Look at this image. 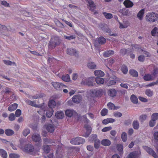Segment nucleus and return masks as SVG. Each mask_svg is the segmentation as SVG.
<instances>
[{"mask_svg":"<svg viewBox=\"0 0 158 158\" xmlns=\"http://www.w3.org/2000/svg\"><path fill=\"white\" fill-rule=\"evenodd\" d=\"M60 43V40L58 37L53 36L48 43V47L50 48H53L59 45Z\"/></svg>","mask_w":158,"mask_h":158,"instance_id":"nucleus-1","label":"nucleus"},{"mask_svg":"<svg viewBox=\"0 0 158 158\" xmlns=\"http://www.w3.org/2000/svg\"><path fill=\"white\" fill-rule=\"evenodd\" d=\"M146 18L147 21L150 22H154L158 19V15L156 14L153 13H149L147 15Z\"/></svg>","mask_w":158,"mask_h":158,"instance_id":"nucleus-2","label":"nucleus"},{"mask_svg":"<svg viewBox=\"0 0 158 158\" xmlns=\"http://www.w3.org/2000/svg\"><path fill=\"white\" fill-rule=\"evenodd\" d=\"M25 102L27 104L32 106L40 107L44 112L46 110V106L44 103H43V105L40 104L38 105L36 104L35 102L31 101L28 99L26 100Z\"/></svg>","mask_w":158,"mask_h":158,"instance_id":"nucleus-3","label":"nucleus"},{"mask_svg":"<svg viewBox=\"0 0 158 158\" xmlns=\"http://www.w3.org/2000/svg\"><path fill=\"white\" fill-rule=\"evenodd\" d=\"M94 78L92 77L84 78L82 79L81 84L82 85H86L89 86H94Z\"/></svg>","mask_w":158,"mask_h":158,"instance_id":"nucleus-4","label":"nucleus"},{"mask_svg":"<svg viewBox=\"0 0 158 158\" xmlns=\"http://www.w3.org/2000/svg\"><path fill=\"white\" fill-rule=\"evenodd\" d=\"M85 141V139L81 137H78L73 139L71 141V143L72 144L77 145L83 143Z\"/></svg>","mask_w":158,"mask_h":158,"instance_id":"nucleus-5","label":"nucleus"},{"mask_svg":"<svg viewBox=\"0 0 158 158\" xmlns=\"http://www.w3.org/2000/svg\"><path fill=\"white\" fill-rule=\"evenodd\" d=\"M67 53L68 55L71 56H74L76 57L78 56L79 52L75 49L72 48H69L67 49Z\"/></svg>","mask_w":158,"mask_h":158,"instance_id":"nucleus-6","label":"nucleus"},{"mask_svg":"<svg viewBox=\"0 0 158 158\" xmlns=\"http://www.w3.org/2000/svg\"><path fill=\"white\" fill-rule=\"evenodd\" d=\"M82 96L80 94L74 95L72 98L73 101L76 103H80L82 101Z\"/></svg>","mask_w":158,"mask_h":158,"instance_id":"nucleus-7","label":"nucleus"},{"mask_svg":"<svg viewBox=\"0 0 158 158\" xmlns=\"http://www.w3.org/2000/svg\"><path fill=\"white\" fill-rule=\"evenodd\" d=\"M144 148L149 154L152 155L155 158H157V156L152 149L146 146L144 147Z\"/></svg>","mask_w":158,"mask_h":158,"instance_id":"nucleus-8","label":"nucleus"},{"mask_svg":"<svg viewBox=\"0 0 158 158\" xmlns=\"http://www.w3.org/2000/svg\"><path fill=\"white\" fill-rule=\"evenodd\" d=\"M140 154L141 152L139 150L132 152L129 155V158H137Z\"/></svg>","mask_w":158,"mask_h":158,"instance_id":"nucleus-9","label":"nucleus"},{"mask_svg":"<svg viewBox=\"0 0 158 158\" xmlns=\"http://www.w3.org/2000/svg\"><path fill=\"white\" fill-rule=\"evenodd\" d=\"M91 93L94 96H100L102 95L103 90L102 89L98 90L94 89L91 91Z\"/></svg>","mask_w":158,"mask_h":158,"instance_id":"nucleus-10","label":"nucleus"},{"mask_svg":"<svg viewBox=\"0 0 158 158\" xmlns=\"http://www.w3.org/2000/svg\"><path fill=\"white\" fill-rule=\"evenodd\" d=\"M32 139L33 141L36 142H39L41 140L40 135L37 133H34L32 135Z\"/></svg>","mask_w":158,"mask_h":158,"instance_id":"nucleus-11","label":"nucleus"},{"mask_svg":"<svg viewBox=\"0 0 158 158\" xmlns=\"http://www.w3.org/2000/svg\"><path fill=\"white\" fill-rule=\"evenodd\" d=\"M84 127L86 129L87 131L85 134L83 135H82L86 137H87L89 136L91 132L92 128L90 126L87 124H85Z\"/></svg>","mask_w":158,"mask_h":158,"instance_id":"nucleus-12","label":"nucleus"},{"mask_svg":"<svg viewBox=\"0 0 158 158\" xmlns=\"http://www.w3.org/2000/svg\"><path fill=\"white\" fill-rule=\"evenodd\" d=\"M24 149L25 152L30 153L34 151V148L32 145L31 144H28L26 145L24 147Z\"/></svg>","mask_w":158,"mask_h":158,"instance_id":"nucleus-13","label":"nucleus"},{"mask_svg":"<svg viewBox=\"0 0 158 158\" xmlns=\"http://www.w3.org/2000/svg\"><path fill=\"white\" fill-rule=\"evenodd\" d=\"M52 85L54 88L56 89H60L63 88V87L65 86L62 83L57 82H53L52 83Z\"/></svg>","mask_w":158,"mask_h":158,"instance_id":"nucleus-14","label":"nucleus"},{"mask_svg":"<svg viewBox=\"0 0 158 158\" xmlns=\"http://www.w3.org/2000/svg\"><path fill=\"white\" fill-rule=\"evenodd\" d=\"M88 3V6L89 10L92 11H94L96 7L94 2L91 0H89Z\"/></svg>","mask_w":158,"mask_h":158,"instance_id":"nucleus-15","label":"nucleus"},{"mask_svg":"<svg viewBox=\"0 0 158 158\" xmlns=\"http://www.w3.org/2000/svg\"><path fill=\"white\" fill-rule=\"evenodd\" d=\"M119 12L123 15L129 16L131 15V12L126 8H123L120 10Z\"/></svg>","mask_w":158,"mask_h":158,"instance_id":"nucleus-16","label":"nucleus"},{"mask_svg":"<svg viewBox=\"0 0 158 158\" xmlns=\"http://www.w3.org/2000/svg\"><path fill=\"white\" fill-rule=\"evenodd\" d=\"M44 128H46L47 130L50 132H52L54 130V126L51 124H48L47 125H45L44 126Z\"/></svg>","mask_w":158,"mask_h":158,"instance_id":"nucleus-17","label":"nucleus"},{"mask_svg":"<svg viewBox=\"0 0 158 158\" xmlns=\"http://www.w3.org/2000/svg\"><path fill=\"white\" fill-rule=\"evenodd\" d=\"M123 4L126 7L129 8L132 7L133 6V3L130 0H125Z\"/></svg>","mask_w":158,"mask_h":158,"instance_id":"nucleus-18","label":"nucleus"},{"mask_svg":"<svg viewBox=\"0 0 158 158\" xmlns=\"http://www.w3.org/2000/svg\"><path fill=\"white\" fill-rule=\"evenodd\" d=\"M114 52L113 50H109L106 51L103 53V56L106 57H109L113 55Z\"/></svg>","mask_w":158,"mask_h":158,"instance_id":"nucleus-19","label":"nucleus"},{"mask_svg":"<svg viewBox=\"0 0 158 158\" xmlns=\"http://www.w3.org/2000/svg\"><path fill=\"white\" fill-rule=\"evenodd\" d=\"M115 120L114 119L109 118L104 119L102 121V123L104 124H107L109 123H113L114 122Z\"/></svg>","mask_w":158,"mask_h":158,"instance_id":"nucleus-20","label":"nucleus"},{"mask_svg":"<svg viewBox=\"0 0 158 158\" xmlns=\"http://www.w3.org/2000/svg\"><path fill=\"white\" fill-rule=\"evenodd\" d=\"M94 73L96 76L98 77H102L104 75V73L100 70H96Z\"/></svg>","mask_w":158,"mask_h":158,"instance_id":"nucleus-21","label":"nucleus"},{"mask_svg":"<svg viewBox=\"0 0 158 158\" xmlns=\"http://www.w3.org/2000/svg\"><path fill=\"white\" fill-rule=\"evenodd\" d=\"M108 93L110 97H114L116 95V91L114 89H111L108 90Z\"/></svg>","mask_w":158,"mask_h":158,"instance_id":"nucleus-22","label":"nucleus"},{"mask_svg":"<svg viewBox=\"0 0 158 158\" xmlns=\"http://www.w3.org/2000/svg\"><path fill=\"white\" fill-rule=\"evenodd\" d=\"M75 113L73 110H67L65 112L66 115L69 117H72Z\"/></svg>","mask_w":158,"mask_h":158,"instance_id":"nucleus-23","label":"nucleus"},{"mask_svg":"<svg viewBox=\"0 0 158 158\" xmlns=\"http://www.w3.org/2000/svg\"><path fill=\"white\" fill-rule=\"evenodd\" d=\"M55 116L58 119H62L64 116V114L63 112L61 111L57 112L55 114Z\"/></svg>","mask_w":158,"mask_h":158,"instance_id":"nucleus-24","label":"nucleus"},{"mask_svg":"<svg viewBox=\"0 0 158 158\" xmlns=\"http://www.w3.org/2000/svg\"><path fill=\"white\" fill-rule=\"evenodd\" d=\"M144 79L146 81H151L154 79V78L149 74H145L143 77Z\"/></svg>","mask_w":158,"mask_h":158,"instance_id":"nucleus-25","label":"nucleus"},{"mask_svg":"<svg viewBox=\"0 0 158 158\" xmlns=\"http://www.w3.org/2000/svg\"><path fill=\"white\" fill-rule=\"evenodd\" d=\"M5 134L8 136H10L14 134L15 132L14 131L10 129H6L5 131Z\"/></svg>","mask_w":158,"mask_h":158,"instance_id":"nucleus-26","label":"nucleus"},{"mask_svg":"<svg viewBox=\"0 0 158 158\" xmlns=\"http://www.w3.org/2000/svg\"><path fill=\"white\" fill-rule=\"evenodd\" d=\"M111 143V142L108 139H103L101 141V144L104 146H109Z\"/></svg>","mask_w":158,"mask_h":158,"instance_id":"nucleus-27","label":"nucleus"},{"mask_svg":"<svg viewBox=\"0 0 158 158\" xmlns=\"http://www.w3.org/2000/svg\"><path fill=\"white\" fill-rule=\"evenodd\" d=\"M18 104L14 103L10 105L8 108V110L9 111H12L16 109L18 107Z\"/></svg>","mask_w":158,"mask_h":158,"instance_id":"nucleus-28","label":"nucleus"},{"mask_svg":"<svg viewBox=\"0 0 158 158\" xmlns=\"http://www.w3.org/2000/svg\"><path fill=\"white\" fill-rule=\"evenodd\" d=\"M56 104L55 102L53 100H51L49 102L48 106L50 109H52L56 106Z\"/></svg>","mask_w":158,"mask_h":158,"instance_id":"nucleus-29","label":"nucleus"},{"mask_svg":"<svg viewBox=\"0 0 158 158\" xmlns=\"http://www.w3.org/2000/svg\"><path fill=\"white\" fill-rule=\"evenodd\" d=\"M0 154L3 158H6L7 157V154L6 151L2 149H0Z\"/></svg>","mask_w":158,"mask_h":158,"instance_id":"nucleus-30","label":"nucleus"},{"mask_svg":"<svg viewBox=\"0 0 158 158\" xmlns=\"http://www.w3.org/2000/svg\"><path fill=\"white\" fill-rule=\"evenodd\" d=\"M98 42L100 44H103L106 42V39L103 37L101 36L99 37L98 40Z\"/></svg>","mask_w":158,"mask_h":158,"instance_id":"nucleus-31","label":"nucleus"},{"mask_svg":"<svg viewBox=\"0 0 158 158\" xmlns=\"http://www.w3.org/2000/svg\"><path fill=\"white\" fill-rule=\"evenodd\" d=\"M130 99L133 103L136 104L138 102V99L137 97L134 94L131 95Z\"/></svg>","mask_w":158,"mask_h":158,"instance_id":"nucleus-32","label":"nucleus"},{"mask_svg":"<svg viewBox=\"0 0 158 158\" xmlns=\"http://www.w3.org/2000/svg\"><path fill=\"white\" fill-rule=\"evenodd\" d=\"M144 12V9H142L138 13L137 16L140 20H141L142 19Z\"/></svg>","mask_w":158,"mask_h":158,"instance_id":"nucleus-33","label":"nucleus"},{"mask_svg":"<svg viewBox=\"0 0 158 158\" xmlns=\"http://www.w3.org/2000/svg\"><path fill=\"white\" fill-rule=\"evenodd\" d=\"M96 82L98 84H103L104 82V80L103 78L97 77L95 79Z\"/></svg>","mask_w":158,"mask_h":158,"instance_id":"nucleus-34","label":"nucleus"},{"mask_svg":"<svg viewBox=\"0 0 158 158\" xmlns=\"http://www.w3.org/2000/svg\"><path fill=\"white\" fill-rule=\"evenodd\" d=\"M88 67L90 69H95L96 67V64L93 62H89L87 64Z\"/></svg>","mask_w":158,"mask_h":158,"instance_id":"nucleus-35","label":"nucleus"},{"mask_svg":"<svg viewBox=\"0 0 158 158\" xmlns=\"http://www.w3.org/2000/svg\"><path fill=\"white\" fill-rule=\"evenodd\" d=\"M107 105L109 109L110 110L117 109L118 108H116L115 105L111 102H109Z\"/></svg>","mask_w":158,"mask_h":158,"instance_id":"nucleus-36","label":"nucleus"},{"mask_svg":"<svg viewBox=\"0 0 158 158\" xmlns=\"http://www.w3.org/2000/svg\"><path fill=\"white\" fill-rule=\"evenodd\" d=\"M129 72L131 75L134 77H137L138 76V72L135 70H131L129 71Z\"/></svg>","mask_w":158,"mask_h":158,"instance_id":"nucleus-37","label":"nucleus"},{"mask_svg":"<svg viewBox=\"0 0 158 158\" xmlns=\"http://www.w3.org/2000/svg\"><path fill=\"white\" fill-rule=\"evenodd\" d=\"M50 146L48 145H43V148L44 152L47 153H49L50 151Z\"/></svg>","mask_w":158,"mask_h":158,"instance_id":"nucleus-38","label":"nucleus"},{"mask_svg":"<svg viewBox=\"0 0 158 158\" xmlns=\"http://www.w3.org/2000/svg\"><path fill=\"white\" fill-rule=\"evenodd\" d=\"M132 126L135 129H138L139 127V122L137 121H134L132 123Z\"/></svg>","mask_w":158,"mask_h":158,"instance_id":"nucleus-39","label":"nucleus"},{"mask_svg":"<svg viewBox=\"0 0 158 158\" xmlns=\"http://www.w3.org/2000/svg\"><path fill=\"white\" fill-rule=\"evenodd\" d=\"M61 78L63 81L66 82H69L70 80L69 75L68 74L62 76Z\"/></svg>","mask_w":158,"mask_h":158,"instance_id":"nucleus-40","label":"nucleus"},{"mask_svg":"<svg viewBox=\"0 0 158 158\" xmlns=\"http://www.w3.org/2000/svg\"><path fill=\"white\" fill-rule=\"evenodd\" d=\"M121 70L122 72L125 74H127L128 72L127 67L124 65H123L122 66Z\"/></svg>","mask_w":158,"mask_h":158,"instance_id":"nucleus-41","label":"nucleus"},{"mask_svg":"<svg viewBox=\"0 0 158 158\" xmlns=\"http://www.w3.org/2000/svg\"><path fill=\"white\" fill-rule=\"evenodd\" d=\"M151 34L152 36H155L156 35H158V28L155 27L151 31Z\"/></svg>","mask_w":158,"mask_h":158,"instance_id":"nucleus-42","label":"nucleus"},{"mask_svg":"<svg viewBox=\"0 0 158 158\" xmlns=\"http://www.w3.org/2000/svg\"><path fill=\"white\" fill-rule=\"evenodd\" d=\"M30 133V130L29 129L26 128L23 131V134L24 136H26Z\"/></svg>","mask_w":158,"mask_h":158,"instance_id":"nucleus-43","label":"nucleus"},{"mask_svg":"<svg viewBox=\"0 0 158 158\" xmlns=\"http://www.w3.org/2000/svg\"><path fill=\"white\" fill-rule=\"evenodd\" d=\"M127 134L125 132H123L121 134V137L123 142H125L127 140Z\"/></svg>","mask_w":158,"mask_h":158,"instance_id":"nucleus-44","label":"nucleus"},{"mask_svg":"<svg viewBox=\"0 0 158 158\" xmlns=\"http://www.w3.org/2000/svg\"><path fill=\"white\" fill-rule=\"evenodd\" d=\"M100 145V141L97 139L94 141V146L95 148H98L99 147Z\"/></svg>","mask_w":158,"mask_h":158,"instance_id":"nucleus-45","label":"nucleus"},{"mask_svg":"<svg viewBox=\"0 0 158 158\" xmlns=\"http://www.w3.org/2000/svg\"><path fill=\"white\" fill-rule=\"evenodd\" d=\"M53 111L52 109H50V110L46 112V116L48 117H51L53 113Z\"/></svg>","mask_w":158,"mask_h":158,"instance_id":"nucleus-46","label":"nucleus"},{"mask_svg":"<svg viewBox=\"0 0 158 158\" xmlns=\"http://www.w3.org/2000/svg\"><path fill=\"white\" fill-rule=\"evenodd\" d=\"M151 118L152 120L156 121L158 119V113H155L151 116Z\"/></svg>","mask_w":158,"mask_h":158,"instance_id":"nucleus-47","label":"nucleus"},{"mask_svg":"<svg viewBox=\"0 0 158 158\" xmlns=\"http://www.w3.org/2000/svg\"><path fill=\"white\" fill-rule=\"evenodd\" d=\"M97 135L95 134L92 135L89 138V141H95L96 139H97Z\"/></svg>","mask_w":158,"mask_h":158,"instance_id":"nucleus-48","label":"nucleus"},{"mask_svg":"<svg viewBox=\"0 0 158 158\" xmlns=\"http://www.w3.org/2000/svg\"><path fill=\"white\" fill-rule=\"evenodd\" d=\"M103 14L106 18L107 19H111L113 17L112 15L110 13L104 12L103 13Z\"/></svg>","mask_w":158,"mask_h":158,"instance_id":"nucleus-49","label":"nucleus"},{"mask_svg":"<svg viewBox=\"0 0 158 158\" xmlns=\"http://www.w3.org/2000/svg\"><path fill=\"white\" fill-rule=\"evenodd\" d=\"M145 94L148 97H151L153 95V92L150 89H147L145 92Z\"/></svg>","mask_w":158,"mask_h":158,"instance_id":"nucleus-50","label":"nucleus"},{"mask_svg":"<svg viewBox=\"0 0 158 158\" xmlns=\"http://www.w3.org/2000/svg\"><path fill=\"white\" fill-rule=\"evenodd\" d=\"M105 31L106 32L108 33L110 35L113 36H116L117 35V34H111V31L109 28L106 29L105 30Z\"/></svg>","mask_w":158,"mask_h":158,"instance_id":"nucleus-51","label":"nucleus"},{"mask_svg":"<svg viewBox=\"0 0 158 158\" xmlns=\"http://www.w3.org/2000/svg\"><path fill=\"white\" fill-rule=\"evenodd\" d=\"M128 50L125 48H123L120 51V54L122 56H124L127 53Z\"/></svg>","mask_w":158,"mask_h":158,"instance_id":"nucleus-52","label":"nucleus"},{"mask_svg":"<svg viewBox=\"0 0 158 158\" xmlns=\"http://www.w3.org/2000/svg\"><path fill=\"white\" fill-rule=\"evenodd\" d=\"M3 62L4 63L7 65H11L12 64H13L15 65V66L16 65L15 62H12L10 60H4Z\"/></svg>","mask_w":158,"mask_h":158,"instance_id":"nucleus-53","label":"nucleus"},{"mask_svg":"<svg viewBox=\"0 0 158 158\" xmlns=\"http://www.w3.org/2000/svg\"><path fill=\"white\" fill-rule=\"evenodd\" d=\"M118 150L120 152L119 154L121 155L123 151V146L121 144H118L117 145Z\"/></svg>","mask_w":158,"mask_h":158,"instance_id":"nucleus-54","label":"nucleus"},{"mask_svg":"<svg viewBox=\"0 0 158 158\" xmlns=\"http://www.w3.org/2000/svg\"><path fill=\"white\" fill-rule=\"evenodd\" d=\"M15 116L13 113H11L10 114L9 116V119L10 121H12L15 120Z\"/></svg>","mask_w":158,"mask_h":158,"instance_id":"nucleus-55","label":"nucleus"},{"mask_svg":"<svg viewBox=\"0 0 158 158\" xmlns=\"http://www.w3.org/2000/svg\"><path fill=\"white\" fill-rule=\"evenodd\" d=\"M147 117V115L146 114H143L140 115L139 117V120L141 122H143L145 120Z\"/></svg>","mask_w":158,"mask_h":158,"instance_id":"nucleus-56","label":"nucleus"},{"mask_svg":"<svg viewBox=\"0 0 158 158\" xmlns=\"http://www.w3.org/2000/svg\"><path fill=\"white\" fill-rule=\"evenodd\" d=\"M43 141L45 143H54V142L52 141L51 140L47 138H45L43 139Z\"/></svg>","mask_w":158,"mask_h":158,"instance_id":"nucleus-57","label":"nucleus"},{"mask_svg":"<svg viewBox=\"0 0 158 158\" xmlns=\"http://www.w3.org/2000/svg\"><path fill=\"white\" fill-rule=\"evenodd\" d=\"M107 109H104L102 110L101 112V114L102 116H104L106 115L107 113Z\"/></svg>","mask_w":158,"mask_h":158,"instance_id":"nucleus-58","label":"nucleus"},{"mask_svg":"<svg viewBox=\"0 0 158 158\" xmlns=\"http://www.w3.org/2000/svg\"><path fill=\"white\" fill-rule=\"evenodd\" d=\"M21 114V111L20 110L18 109L17 110L15 113V116L17 117H19Z\"/></svg>","mask_w":158,"mask_h":158,"instance_id":"nucleus-59","label":"nucleus"},{"mask_svg":"<svg viewBox=\"0 0 158 158\" xmlns=\"http://www.w3.org/2000/svg\"><path fill=\"white\" fill-rule=\"evenodd\" d=\"M19 156L18 154H10L9 155L10 158H19Z\"/></svg>","mask_w":158,"mask_h":158,"instance_id":"nucleus-60","label":"nucleus"},{"mask_svg":"<svg viewBox=\"0 0 158 158\" xmlns=\"http://www.w3.org/2000/svg\"><path fill=\"white\" fill-rule=\"evenodd\" d=\"M45 96L44 94H40L39 95H37L32 97V98L33 99H37L39 98H41Z\"/></svg>","mask_w":158,"mask_h":158,"instance_id":"nucleus-61","label":"nucleus"},{"mask_svg":"<svg viewBox=\"0 0 158 158\" xmlns=\"http://www.w3.org/2000/svg\"><path fill=\"white\" fill-rule=\"evenodd\" d=\"M112 129L111 127H105L102 130V132H105L110 130Z\"/></svg>","mask_w":158,"mask_h":158,"instance_id":"nucleus-62","label":"nucleus"},{"mask_svg":"<svg viewBox=\"0 0 158 158\" xmlns=\"http://www.w3.org/2000/svg\"><path fill=\"white\" fill-rule=\"evenodd\" d=\"M116 83V81L114 80H110L107 83L108 85L110 86L114 85Z\"/></svg>","mask_w":158,"mask_h":158,"instance_id":"nucleus-63","label":"nucleus"},{"mask_svg":"<svg viewBox=\"0 0 158 158\" xmlns=\"http://www.w3.org/2000/svg\"><path fill=\"white\" fill-rule=\"evenodd\" d=\"M153 136L154 139L158 141V131H156L154 132Z\"/></svg>","mask_w":158,"mask_h":158,"instance_id":"nucleus-64","label":"nucleus"}]
</instances>
